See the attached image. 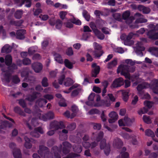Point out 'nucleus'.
I'll use <instances>...</instances> for the list:
<instances>
[{"mask_svg":"<svg viewBox=\"0 0 158 158\" xmlns=\"http://www.w3.org/2000/svg\"><path fill=\"white\" fill-rule=\"evenodd\" d=\"M12 50L11 47L9 44H6L2 48L1 52L2 53H9Z\"/></svg>","mask_w":158,"mask_h":158,"instance_id":"obj_19","label":"nucleus"},{"mask_svg":"<svg viewBox=\"0 0 158 158\" xmlns=\"http://www.w3.org/2000/svg\"><path fill=\"white\" fill-rule=\"evenodd\" d=\"M124 84V80L122 78L119 77L115 79L111 85V88H116L120 87Z\"/></svg>","mask_w":158,"mask_h":158,"instance_id":"obj_9","label":"nucleus"},{"mask_svg":"<svg viewBox=\"0 0 158 158\" xmlns=\"http://www.w3.org/2000/svg\"><path fill=\"white\" fill-rule=\"evenodd\" d=\"M110 30L105 27H102V31L103 33L106 34H110L109 31Z\"/></svg>","mask_w":158,"mask_h":158,"instance_id":"obj_62","label":"nucleus"},{"mask_svg":"<svg viewBox=\"0 0 158 158\" xmlns=\"http://www.w3.org/2000/svg\"><path fill=\"white\" fill-rule=\"evenodd\" d=\"M69 21L73 24L77 25H80L81 24V21L79 19H76L75 18L70 19Z\"/></svg>","mask_w":158,"mask_h":158,"instance_id":"obj_44","label":"nucleus"},{"mask_svg":"<svg viewBox=\"0 0 158 158\" xmlns=\"http://www.w3.org/2000/svg\"><path fill=\"white\" fill-rule=\"evenodd\" d=\"M113 17L116 20L119 21H121L122 19L121 18V15L119 13H115L113 14Z\"/></svg>","mask_w":158,"mask_h":158,"instance_id":"obj_39","label":"nucleus"},{"mask_svg":"<svg viewBox=\"0 0 158 158\" xmlns=\"http://www.w3.org/2000/svg\"><path fill=\"white\" fill-rule=\"evenodd\" d=\"M3 116L5 118L9 120L11 122H10L9 121L7 120H5L4 121L1 122V124L0 125V131L2 129L6 130L7 127H11L13 125L12 123H15V122L13 119L9 117H7L5 114L3 115Z\"/></svg>","mask_w":158,"mask_h":158,"instance_id":"obj_3","label":"nucleus"},{"mask_svg":"<svg viewBox=\"0 0 158 158\" xmlns=\"http://www.w3.org/2000/svg\"><path fill=\"white\" fill-rule=\"evenodd\" d=\"M148 108L145 106L143 107L141 110H139L138 113L140 115L147 113L148 110Z\"/></svg>","mask_w":158,"mask_h":158,"instance_id":"obj_46","label":"nucleus"},{"mask_svg":"<svg viewBox=\"0 0 158 158\" xmlns=\"http://www.w3.org/2000/svg\"><path fill=\"white\" fill-rule=\"evenodd\" d=\"M19 104L23 108H25L26 107V103L23 99H20L19 101Z\"/></svg>","mask_w":158,"mask_h":158,"instance_id":"obj_59","label":"nucleus"},{"mask_svg":"<svg viewBox=\"0 0 158 158\" xmlns=\"http://www.w3.org/2000/svg\"><path fill=\"white\" fill-rule=\"evenodd\" d=\"M146 88V87L143 84H139L137 87V89L138 92V94L141 95L143 94V89Z\"/></svg>","mask_w":158,"mask_h":158,"instance_id":"obj_20","label":"nucleus"},{"mask_svg":"<svg viewBox=\"0 0 158 158\" xmlns=\"http://www.w3.org/2000/svg\"><path fill=\"white\" fill-rule=\"evenodd\" d=\"M23 10H18L16 11L14 14L15 17L18 19H20L22 17L23 14Z\"/></svg>","mask_w":158,"mask_h":158,"instance_id":"obj_32","label":"nucleus"},{"mask_svg":"<svg viewBox=\"0 0 158 158\" xmlns=\"http://www.w3.org/2000/svg\"><path fill=\"white\" fill-rule=\"evenodd\" d=\"M72 147L71 144L67 141L62 143L58 147L56 146L53 147L52 148V152L54 153L55 158H61L60 154L62 151L63 153L66 155L69 153Z\"/></svg>","mask_w":158,"mask_h":158,"instance_id":"obj_1","label":"nucleus"},{"mask_svg":"<svg viewBox=\"0 0 158 158\" xmlns=\"http://www.w3.org/2000/svg\"><path fill=\"white\" fill-rule=\"evenodd\" d=\"M46 114L48 120L52 119L54 118V114L53 112L49 111L46 113Z\"/></svg>","mask_w":158,"mask_h":158,"instance_id":"obj_42","label":"nucleus"},{"mask_svg":"<svg viewBox=\"0 0 158 158\" xmlns=\"http://www.w3.org/2000/svg\"><path fill=\"white\" fill-rule=\"evenodd\" d=\"M48 80L47 77H44L41 81L42 85L44 87H46L48 86Z\"/></svg>","mask_w":158,"mask_h":158,"instance_id":"obj_45","label":"nucleus"},{"mask_svg":"<svg viewBox=\"0 0 158 158\" xmlns=\"http://www.w3.org/2000/svg\"><path fill=\"white\" fill-rule=\"evenodd\" d=\"M50 126L51 128L54 129L55 130H57L59 129H63L65 127L63 122H58L56 120L51 123Z\"/></svg>","mask_w":158,"mask_h":158,"instance_id":"obj_6","label":"nucleus"},{"mask_svg":"<svg viewBox=\"0 0 158 158\" xmlns=\"http://www.w3.org/2000/svg\"><path fill=\"white\" fill-rule=\"evenodd\" d=\"M83 146L85 148H88L91 146V143L87 141L83 142L82 143Z\"/></svg>","mask_w":158,"mask_h":158,"instance_id":"obj_60","label":"nucleus"},{"mask_svg":"<svg viewBox=\"0 0 158 158\" xmlns=\"http://www.w3.org/2000/svg\"><path fill=\"white\" fill-rule=\"evenodd\" d=\"M31 63V60L28 58H24L23 60V64L24 65H29Z\"/></svg>","mask_w":158,"mask_h":158,"instance_id":"obj_52","label":"nucleus"},{"mask_svg":"<svg viewBox=\"0 0 158 158\" xmlns=\"http://www.w3.org/2000/svg\"><path fill=\"white\" fill-rule=\"evenodd\" d=\"M104 133L103 132L100 131L97 135L95 134L96 137L94 138V140L98 142L101 141L103 137Z\"/></svg>","mask_w":158,"mask_h":158,"instance_id":"obj_29","label":"nucleus"},{"mask_svg":"<svg viewBox=\"0 0 158 158\" xmlns=\"http://www.w3.org/2000/svg\"><path fill=\"white\" fill-rule=\"evenodd\" d=\"M147 21V20L143 18H140L137 19L136 21V22L137 23H146Z\"/></svg>","mask_w":158,"mask_h":158,"instance_id":"obj_61","label":"nucleus"},{"mask_svg":"<svg viewBox=\"0 0 158 158\" xmlns=\"http://www.w3.org/2000/svg\"><path fill=\"white\" fill-rule=\"evenodd\" d=\"M117 64V60L116 59H114L112 61L108 63V67H111L115 66Z\"/></svg>","mask_w":158,"mask_h":158,"instance_id":"obj_47","label":"nucleus"},{"mask_svg":"<svg viewBox=\"0 0 158 158\" xmlns=\"http://www.w3.org/2000/svg\"><path fill=\"white\" fill-rule=\"evenodd\" d=\"M95 50L94 51V55L97 58H99L104 53L103 51L102 50V47L98 44L96 42L93 43Z\"/></svg>","mask_w":158,"mask_h":158,"instance_id":"obj_4","label":"nucleus"},{"mask_svg":"<svg viewBox=\"0 0 158 158\" xmlns=\"http://www.w3.org/2000/svg\"><path fill=\"white\" fill-rule=\"evenodd\" d=\"M76 127V123H73L68 125L67 127V129L69 131H72L75 129Z\"/></svg>","mask_w":158,"mask_h":158,"instance_id":"obj_37","label":"nucleus"},{"mask_svg":"<svg viewBox=\"0 0 158 158\" xmlns=\"http://www.w3.org/2000/svg\"><path fill=\"white\" fill-rule=\"evenodd\" d=\"M38 153L44 158H52L48 148L43 145L39 146Z\"/></svg>","mask_w":158,"mask_h":158,"instance_id":"obj_2","label":"nucleus"},{"mask_svg":"<svg viewBox=\"0 0 158 158\" xmlns=\"http://www.w3.org/2000/svg\"><path fill=\"white\" fill-rule=\"evenodd\" d=\"M23 22V21L22 20L17 21L11 20L10 22V23L11 25L17 26H20Z\"/></svg>","mask_w":158,"mask_h":158,"instance_id":"obj_27","label":"nucleus"},{"mask_svg":"<svg viewBox=\"0 0 158 158\" xmlns=\"http://www.w3.org/2000/svg\"><path fill=\"white\" fill-rule=\"evenodd\" d=\"M40 93L36 92H33L32 94L28 95L27 96V99L29 101L32 102L37 97V95Z\"/></svg>","mask_w":158,"mask_h":158,"instance_id":"obj_15","label":"nucleus"},{"mask_svg":"<svg viewBox=\"0 0 158 158\" xmlns=\"http://www.w3.org/2000/svg\"><path fill=\"white\" fill-rule=\"evenodd\" d=\"M101 127V125L100 123H94L93 124V128L94 129L99 130Z\"/></svg>","mask_w":158,"mask_h":158,"instance_id":"obj_63","label":"nucleus"},{"mask_svg":"<svg viewBox=\"0 0 158 158\" xmlns=\"http://www.w3.org/2000/svg\"><path fill=\"white\" fill-rule=\"evenodd\" d=\"M94 33L97 36L98 38L100 40H102L105 38L104 35L98 30V32L97 31V32H95Z\"/></svg>","mask_w":158,"mask_h":158,"instance_id":"obj_40","label":"nucleus"},{"mask_svg":"<svg viewBox=\"0 0 158 158\" xmlns=\"http://www.w3.org/2000/svg\"><path fill=\"white\" fill-rule=\"evenodd\" d=\"M68 158H75L77 156H80V155L76 153L71 152L67 155Z\"/></svg>","mask_w":158,"mask_h":158,"instance_id":"obj_51","label":"nucleus"},{"mask_svg":"<svg viewBox=\"0 0 158 158\" xmlns=\"http://www.w3.org/2000/svg\"><path fill=\"white\" fill-rule=\"evenodd\" d=\"M3 72H5L3 75L4 77L5 78V81L8 83H9L10 81V78L11 76V74L8 71H4L2 70Z\"/></svg>","mask_w":158,"mask_h":158,"instance_id":"obj_22","label":"nucleus"},{"mask_svg":"<svg viewBox=\"0 0 158 158\" xmlns=\"http://www.w3.org/2000/svg\"><path fill=\"white\" fill-rule=\"evenodd\" d=\"M90 114H100V112L99 110L96 109H93L90 110L89 112Z\"/></svg>","mask_w":158,"mask_h":158,"instance_id":"obj_49","label":"nucleus"},{"mask_svg":"<svg viewBox=\"0 0 158 158\" xmlns=\"http://www.w3.org/2000/svg\"><path fill=\"white\" fill-rule=\"evenodd\" d=\"M30 135L32 136L35 138H39L40 136V135L35 130L30 132Z\"/></svg>","mask_w":158,"mask_h":158,"instance_id":"obj_57","label":"nucleus"},{"mask_svg":"<svg viewBox=\"0 0 158 158\" xmlns=\"http://www.w3.org/2000/svg\"><path fill=\"white\" fill-rule=\"evenodd\" d=\"M55 24L56 28L60 29L61 28L62 25V22L60 19H58L56 20Z\"/></svg>","mask_w":158,"mask_h":158,"instance_id":"obj_48","label":"nucleus"},{"mask_svg":"<svg viewBox=\"0 0 158 158\" xmlns=\"http://www.w3.org/2000/svg\"><path fill=\"white\" fill-rule=\"evenodd\" d=\"M89 26L94 33L95 32H97V31L98 32V30L97 29L95 24L94 22H91L89 24Z\"/></svg>","mask_w":158,"mask_h":158,"instance_id":"obj_43","label":"nucleus"},{"mask_svg":"<svg viewBox=\"0 0 158 158\" xmlns=\"http://www.w3.org/2000/svg\"><path fill=\"white\" fill-rule=\"evenodd\" d=\"M138 9L140 10H142L144 14H148L150 11V9L149 8L142 5H139Z\"/></svg>","mask_w":158,"mask_h":158,"instance_id":"obj_24","label":"nucleus"},{"mask_svg":"<svg viewBox=\"0 0 158 158\" xmlns=\"http://www.w3.org/2000/svg\"><path fill=\"white\" fill-rule=\"evenodd\" d=\"M158 156V152H152L149 155V158H156Z\"/></svg>","mask_w":158,"mask_h":158,"instance_id":"obj_64","label":"nucleus"},{"mask_svg":"<svg viewBox=\"0 0 158 158\" xmlns=\"http://www.w3.org/2000/svg\"><path fill=\"white\" fill-rule=\"evenodd\" d=\"M49 42L48 40H46L44 41L41 44L42 48L43 49H46L48 46Z\"/></svg>","mask_w":158,"mask_h":158,"instance_id":"obj_56","label":"nucleus"},{"mask_svg":"<svg viewBox=\"0 0 158 158\" xmlns=\"http://www.w3.org/2000/svg\"><path fill=\"white\" fill-rule=\"evenodd\" d=\"M48 102L44 98H40L37 100L35 102L36 104L40 107H42Z\"/></svg>","mask_w":158,"mask_h":158,"instance_id":"obj_18","label":"nucleus"},{"mask_svg":"<svg viewBox=\"0 0 158 158\" xmlns=\"http://www.w3.org/2000/svg\"><path fill=\"white\" fill-rule=\"evenodd\" d=\"M73 148L74 152L78 153H80L82 150V147L79 145H77L75 146H73Z\"/></svg>","mask_w":158,"mask_h":158,"instance_id":"obj_31","label":"nucleus"},{"mask_svg":"<svg viewBox=\"0 0 158 158\" xmlns=\"http://www.w3.org/2000/svg\"><path fill=\"white\" fill-rule=\"evenodd\" d=\"M95 94L94 93H91L89 96L88 99L89 101L86 102V104L88 106H91L92 105V103L90 102V101H93L94 100V98L95 97Z\"/></svg>","mask_w":158,"mask_h":158,"instance_id":"obj_23","label":"nucleus"},{"mask_svg":"<svg viewBox=\"0 0 158 158\" xmlns=\"http://www.w3.org/2000/svg\"><path fill=\"white\" fill-rule=\"evenodd\" d=\"M66 54L69 56L73 55V52L72 47H69L67 49L66 51Z\"/></svg>","mask_w":158,"mask_h":158,"instance_id":"obj_53","label":"nucleus"},{"mask_svg":"<svg viewBox=\"0 0 158 158\" xmlns=\"http://www.w3.org/2000/svg\"><path fill=\"white\" fill-rule=\"evenodd\" d=\"M123 143L122 141L118 138L115 139L113 142V145L115 148H120L123 145Z\"/></svg>","mask_w":158,"mask_h":158,"instance_id":"obj_14","label":"nucleus"},{"mask_svg":"<svg viewBox=\"0 0 158 158\" xmlns=\"http://www.w3.org/2000/svg\"><path fill=\"white\" fill-rule=\"evenodd\" d=\"M26 32V30L24 29L18 30L16 32L17 38L20 40L23 39L25 38L24 35Z\"/></svg>","mask_w":158,"mask_h":158,"instance_id":"obj_16","label":"nucleus"},{"mask_svg":"<svg viewBox=\"0 0 158 158\" xmlns=\"http://www.w3.org/2000/svg\"><path fill=\"white\" fill-rule=\"evenodd\" d=\"M83 17L87 21H89L90 19V15L88 11L85 10H84L82 12Z\"/></svg>","mask_w":158,"mask_h":158,"instance_id":"obj_35","label":"nucleus"},{"mask_svg":"<svg viewBox=\"0 0 158 158\" xmlns=\"http://www.w3.org/2000/svg\"><path fill=\"white\" fill-rule=\"evenodd\" d=\"M9 147L12 149L13 154L15 158H22V154L19 149H16V145L14 143H11L9 144Z\"/></svg>","mask_w":158,"mask_h":158,"instance_id":"obj_5","label":"nucleus"},{"mask_svg":"<svg viewBox=\"0 0 158 158\" xmlns=\"http://www.w3.org/2000/svg\"><path fill=\"white\" fill-rule=\"evenodd\" d=\"M147 35L150 39L152 40L158 39V32H156L155 30H151L149 31L147 33Z\"/></svg>","mask_w":158,"mask_h":158,"instance_id":"obj_13","label":"nucleus"},{"mask_svg":"<svg viewBox=\"0 0 158 158\" xmlns=\"http://www.w3.org/2000/svg\"><path fill=\"white\" fill-rule=\"evenodd\" d=\"M109 116L110 118H118V114L114 111H112L109 114Z\"/></svg>","mask_w":158,"mask_h":158,"instance_id":"obj_55","label":"nucleus"},{"mask_svg":"<svg viewBox=\"0 0 158 158\" xmlns=\"http://www.w3.org/2000/svg\"><path fill=\"white\" fill-rule=\"evenodd\" d=\"M134 35V34L132 33H130L129 34L127 35L126 40L124 41V44L125 45H129L132 44L131 39Z\"/></svg>","mask_w":158,"mask_h":158,"instance_id":"obj_17","label":"nucleus"},{"mask_svg":"<svg viewBox=\"0 0 158 158\" xmlns=\"http://www.w3.org/2000/svg\"><path fill=\"white\" fill-rule=\"evenodd\" d=\"M145 135L148 136H150L152 138L155 137V134L153 131L150 129H147L145 131Z\"/></svg>","mask_w":158,"mask_h":158,"instance_id":"obj_34","label":"nucleus"},{"mask_svg":"<svg viewBox=\"0 0 158 158\" xmlns=\"http://www.w3.org/2000/svg\"><path fill=\"white\" fill-rule=\"evenodd\" d=\"M91 67L93 69L91 71V76L92 77H96L99 73L100 68L99 66L97 65L96 63H93L92 64Z\"/></svg>","mask_w":158,"mask_h":158,"instance_id":"obj_10","label":"nucleus"},{"mask_svg":"<svg viewBox=\"0 0 158 158\" xmlns=\"http://www.w3.org/2000/svg\"><path fill=\"white\" fill-rule=\"evenodd\" d=\"M130 12L129 10H126L122 15L123 19L126 20V23L127 24L132 23L134 19L133 16H130Z\"/></svg>","mask_w":158,"mask_h":158,"instance_id":"obj_8","label":"nucleus"},{"mask_svg":"<svg viewBox=\"0 0 158 158\" xmlns=\"http://www.w3.org/2000/svg\"><path fill=\"white\" fill-rule=\"evenodd\" d=\"M124 68L121 65H120L118 68L117 69V73H119L121 72V74L122 75L124 76L126 78L128 79H130V76L129 73L127 72H125L124 70Z\"/></svg>","mask_w":158,"mask_h":158,"instance_id":"obj_11","label":"nucleus"},{"mask_svg":"<svg viewBox=\"0 0 158 158\" xmlns=\"http://www.w3.org/2000/svg\"><path fill=\"white\" fill-rule=\"evenodd\" d=\"M130 91L129 90H123L122 92L123 96V99L124 101L126 102L127 101L129 98V93Z\"/></svg>","mask_w":158,"mask_h":158,"instance_id":"obj_25","label":"nucleus"},{"mask_svg":"<svg viewBox=\"0 0 158 158\" xmlns=\"http://www.w3.org/2000/svg\"><path fill=\"white\" fill-rule=\"evenodd\" d=\"M12 59L11 56L10 55H6L5 57V62L7 66H10L12 63Z\"/></svg>","mask_w":158,"mask_h":158,"instance_id":"obj_21","label":"nucleus"},{"mask_svg":"<svg viewBox=\"0 0 158 158\" xmlns=\"http://www.w3.org/2000/svg\"><path fill=\"white\" fill-rule=\"evenodd\" d=\"M143 119L144 122L147 124H149L152 123L151 119H150L149 116L143 115Z\"/></svg>","mask_w":158,"mask_h":158,"instance_id":"obj_50","label":"nucleus"},{"mask_svg":"<svg viewBox=\"0 0 158 158\" xmlns=\"http://www.w3.org/2000/svg\"><path fill=\"white\" fill-rule=\"evenodd\" d=\"M144 104L145 106L148 108L150 109L152 106V103L151 102L149 101H145L144 102Z\"/></svg>","mask_w":158,"mask_h":158,"instance_id":"obj_54","label":"nucleus"},{"mask_svg":"<svg viewBox=\"0 0 158 158\" xmlns=\"http://www.w3.org/2000/svg\"><path fill=\"white\" fill-rule=\"evenodd\" d=\"M12 82L15 84L19 83L20 80L17 75H13L12 77Z\"/></svg>","mask_w":158,"mask_h":158,"instance_id":"obj_38","label":"nucleus"},{"mask_svg":"<svg viewBox=\"0 0 158 158\" xmlns=\"http://www.w3.org/2000/svg\"><path fill=\"white\" fill-rule=\"evenodd\" d=\"M32 67L34 71L37 73L40 72L43 69V65L42 64L40 63L36 62L32 64Z\"/></svg>","mask_w":158,"mask_h":158,"instance_id":"obj_12","label":"nucleus"},{"mask_svg":"<svg viewBox=\"0 0 158 158\" xmlns=\"http://www.w3.org/2000/svg\"><path fill=\"white\" fill-rule=\"evenodd\" d=\"M149 51L153 52L156 56H158V48L152 47L149 49Z\"/></svg>","mask_w":158,"mask_h":158,"instance_id":"obj_41","label":"nucleus"},{"mask_svg":"<svg viewBox=\"0 0 158 158\" xmlns=\"http://www.w3.org/2000/svg\"><path fill=\"white\" fill-rule=\"evenodd\" d=\"M39 18L41 19V20L43 21H46L49 18V16L47 15H43L41 14L39 16Z\"/></svg>","mask_w":158,"mask_h":158,"instance_id":"obj_58","label":"nucleus"},{"mask_svg":"<svg viewBox=\"0 0 158 158\" xmlns=\"http://www.w3.org/2000/svg\"><path fill=\"white\" fill-rule=\"evenodd\" d=\"M54 56L55 60L56 61L60 64H63V61L61 56L60 54L56 53L54 54Z\"/></svg>","mask_w":158,"mask_h":158,"instance_id":"obj_26","label":"nucleus"},{"mask_svg":"<svg viewBox=\"0 0 158 158\" xmlns=\"http://www.w3.org/2000/svg\"><path fill=\"white\" fill-rule=\"evenodd\" d=\"M64 63L65 66L69 69H72L73 67V64L67 59L64 60Z\"/></svg>","mask_w":158,"mask_h":158,"instance_id":"obj_28","label":"nucleus"},{"mask_svg":"<svg viewBox=\"0 0 158 158\" xmlns=\"http://www.w3.org/2000/svg\"><path fill=\"white\" fill-rule=\"evenodd\" d=\"M73 83V81L72 79L68 78L64 82V85L66 86L69 87L72 85Z\"/></svg>","mask_w":158,"mask_h":158,"instance_id":"obj_33","label":"nucleus"},{"mask_svg":"<svg viewBox=\"0 0 158 158\" xmlns=\"http://www.w3.org/2000/svg\"><path fill=\"white\" fill-rule=\"evenodd\" d=\"M14 111L19 115L23 116H25V114L24 112L19 107H15L14 109Z\"/></svg>","mask_w":158,"mask_h":158,"instance_id":"obj_30","label":"nucleus"},{"mask_svg":"<svg viewBox=\"0 0 158 158\" xmlns=\"http://www.w3.org/2000/svg\"><path fill=\"white\" fill-rule=\"evenodd\" d=\"M100 148L101 149L104 150L105 154L108 156L110 152V147L109 144H107L106 140L105 139H103L101 141L100 144Z\"/></svg>","mask_w":158,"mask_h":158,"instance_id":"obj_7","label":"nucleus"},{"mask_svg":"<svg viewBox=\"0 0 158 158\" xmlns=\"http://www.w3.org/2000/svg\"><path fill=\"white\" fill-rule=\"evenodd\" d=\"M73 138V139H71V141L73 143L78 144L80 143L81 141V139L78 136H74Z\"/></svg>","mask_w":158,"mask_h":158,"instance_id":"obj_36","label":"nucleus"}]
</instances>
